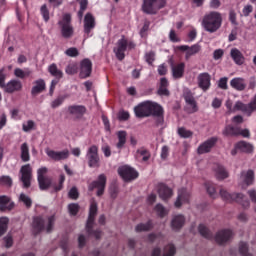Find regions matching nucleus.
I'll list each match as a JSON object with an SVG mask.
<instances>
[{"label": "nucleus", "instance_id": "nucleus-1", "mask_svg": "<svg viewBox=\"0 0 256 256\" xmlns=\"http://www.w3.org/2000/svg\"><path fill=\"white\" fill-rule=\"evenodd\" d=\"M136 117L143 119V117H156L157 127H161L165 123L163 118V107L155 102H142L134 108Z\"/></svg>", "mask_w": 256, "mask_h": 256}, {"label": "nucleus", "instance_id": "nucleus-2", "mask_svg": "<svg viewBox=\"0 0 256 256\" xmlns=\"http://www.w3.org/2000/svg\"><path fill=\"white\" fill-rule=\"evenodd\" d=\"M223 25V15L218 11L206 13L201 21V26L207 33H217Z\"/></svg>", "mask_w": 256, "mask_h": 256}, {"label": "nucleus", "instance_id": "nucleus-3", "mask_svg": "<svg viewBox=\"0 0 256 256\" xmlns=\"http://www.w3.org/2000/svg\"><path fill=\"white\" fill-rule=\"evenodd\" d=\"M225 107L227 109L226 115H231V113H237V111H241L251 117V115L256 111V94L252 98L249 104H245L242 101H236L233 104L231 99L226 100Z\"/></svg>", "mask_w": 256, "mask_h": 256}, {"label": "nucleus", "instance_id": "nucleus-4", "mask_svg": "<svg viewBox=\"0 0 256 256\" xmlns=\"http://www.w3.org/2000/svg\"><path fill=\"white\" fill-rule=\"evenodd\" d=\"M47 167L39 168L37 171L38 184L41 191H47L49 187H52L54 191H61L63 189V183H65V175H60L59 185L56 186L51 178L47 177Z\"/></svg>", "mask_w": 256, "mask_h": 256}, {"label": "nucleus", "instance_id": "nucleus-5", "mask_svg": "<svg viewBox=\"0 0 256 256\" xmlns=\"http://www.w3.org/2000/svg\"><path fill=\"white\" fill-rule=\"evenodd\" d=\"M55 221V215L49 216L46 221L41 217H35L33 219L32 229L34 233H41V231H47V233H51L53 231Z\"/></svg>", "mask_w": 256, "mask_h": 256}, {"label": "nucleus", "instance_id": "nucleus-6", "mask_svg": "<svg viewBox=\"0 0 256 256\" xmlns=\"http://www.w3.org/2000/svg\"><path fill=\"white\" fill-rule=\"evenodd\" d=\"M96 215H97V202L95 200H92L90 204L88 220L86 223V231L88 235H93L95 239H101L103 232H101V230L93 231V223H95Z\"/></svg>", "mask_w": 256, "mask_h": 256}, {"label": "nucleus", "instance_id": "nucleus-7", "mask_svg": "<svg viewBox=\"0 0 256 256\" xmlns=\"http://www.w3.org/2000/svg\"><path fill=\"white\" fill-rule=\"evenodd\" d=\"M127 49H135V43L127 40L125 36H122V38L117 41L116 47L113 49L116 58L119 61H123L125 59V51H127Z\"/></svg>", "mask_w": 256, "mask_h": 256}, {"label": "nucleus", "instance_id": "nucleus-8", "mask_svg": "<svg viewBox=\"0 0 256 256\" xmlns=\"http://www.w3.org/2000/svg\"><path fill=\"white\" fill-rule=\"evenodd\" d=\"M165 0H143L142 11L147 15H157L165 7Z\"/></svg>", "mask_w": 256, "mask_h": 256}, {"label": "nucleus", "instance_id": "nucleus-9", "mask_svg": "<svg viewBox=\"0 0 256 256\" xmlns=\"http://www.w3.org/2000/svg\"><path fill=\"white\" fill-rule=\"evenodd\" d=\"M58 25L64 39H71V37H73L75 30L71 24V14H64L62 19L58 22Z\"/></svg>", "mask_w": 256, "mask_h": 256}, {"label": "nucleus", "instance_id": "nucleus-10", "mask_svg": "<svg viewBox=\"0 0 256 256\" xmlns=\"http://www.w3.org/2000/svg\"><path fill=\"white\" fill-rule=\"evenodd\" d=\"M88 166L92 168H99L101 166V158H99V147L92 145L88 148L86 153Z\"/></svg>", "mask_w": 256, "mask_h": 256}, {"label": "nucleus", "instance_id": "nucleus-11", "mask_svg": "<svg viewBox=\"0 0 256 256\" xmlns=\"http://www.w3.org/2000/svg\"><path fill=\"white\" fill-rule=\"evenodd\" d=\"M20 181L23 183L24 189L31 187V180L33 179V168L31 164L23 165L20 169Z\"/></svg>", "mask_w": 256, "mask_h": 256}, {"label": "nucleus", "instance_id": "nucleus-12", "mask_svg": "<svg viewBox=\"0 0 256 256\" xmlns=\"http://www.w3.org/2000/svg\"><path fill=\"white\" fill-rule=\"evenodd\" d=\"M184 100L186 102V111L187 113H197L199 107L197 106V101L193 96V92L189 89H185L183 93Z\"/></svg>", "mask_w": 256, "mask_h": 256}, {"label": "nucleus", "instance_id": "nucleus-13", "mask_svg": "<svg viewBox=\"0 0 256 256\" xmlns=\"http://www.w3.org/2000/svg\"><path fill=\"white\" fill-rule=\"evenodd\" d=\"M67 111L71 118L75 121H79V119H83L87 113V107H85V105H70Z\"/></svg>", "mask_w": 256, "mask_h": 256}, {"label": "nucleus", "instance_id": "nucleus-14", "mask_svg": "<svg viewBox=\"0 0 256 256\" xmlns=\"http://www.w3.org/2000/svg\"><path fill=\"white\" fill-rule=\"evenodd\" d=\"M105 185H107V177L105 176V174H100L98 176V180L92 182L88 189L89 191H93V189H98L97 190V196L101 197V195H103V193L105 192Z\"/></svg>", "mask_w": 256, "mask_h": 256}, {"label": "nucleus", "instance_id": "nucleus-15", "mask_svg": "<svg viewBox=\"0 0 256 256\" xmlns=\"http://www.w3.org/2000/svg\"><path fill=\"white\" fill-rule=\"evenodd\" d=\"M118 173L124 181H133L139 177V173L129 166L120 167Z\"/></svg>", "mask_w": 256, "mask_h": 256}, {"label": "nucleus", "instance_id": "nucleus-16", "mask_svg": "<svg viewBox=\"0 0 256 256\" xmlns=\"http://www.w3.org/2000/svg\"><path fill=\"white\" fill-rule=\"evenodd\" d=\"M219 195L223 201H227L228 203H233V201H236V203H240L241 199H243V194L241 193H229L227 189L221 187L219 190Z\"/></svg>", "mask_w": 256, "mask_h": 256}, {"label": "nucleus", "instance_id": "nucleus-17", "mask_svg": "<svg viewBox=\"0 0 256 256\" xmlns=\"http://www.w3.org/2000/svg\"><path fill=\"white\" fill-rule=\"evenodd\" d=\"M91 71H93V63L89 59H84L80 63V79H87L91 77Z\"/></svg>", "mask_w": 256, "mask_h": 256}, {"label": "nucleus", "instance_id": "nucleus-18", "mask_svg": "<svg viewBox=\"0 0 256 256\" xmlns=\"http://www.w3.org/2000/svg\"><path fill=\"white\" fill-rule=\"evenodd\" d=\"M45 151L46 155L53 161H63L65 159H69V150L58 152L47 148Z\"/></svg>", "mask_w": 256, "mask_h": 256}, {"label": "nucleus", "instance_id": "nucleus-19", "mask_svg": "<svg viewBox=\"0 0 256 256\" xmlns=\"http://www.w3.org/2000/svg\"><path fill=\"white\" fill-rule=\"evenodd\" d=\"M185 225V216L183 214H176L172 216L170 227L172 231H181Z\"/></svg>", "mask_w": 256, "mask_h": 256}, {"label": "nucleus", "instance_id": "nucleus-20", "mask_svg": "<svg viewBox=\"0 0 256 256\" xmlns=\"http://www.w3.org/2000/svg\"><path fill=\"white\" fill-rule=\"evenodd\" d=\"M5 93H17L23 91V83L20 80L12 79L4 86Z\"/></svg>", "mask_w": 256, "mask_h": 256}, {"label": "nucleus", "instance_id": "nucleus-21", "mask_svg": "<svg viewBox=\"0 0 256 256\" xmlns=\"http://www.w3.org/2000/svg\"><path fill=\"white\" fill-rule=\"evenodd\" d=\"M45 89H47V84L45 83V80L41 78L38 80H35L31 88V95L33 97H37V95H41V93H43Z\"/></svg>", "mask_w": 256, "mask_h": 256}, {"label": "nucleus", "instance_id": "nucleus-22", "mask_svg": "<svg viewBox=\"0 0 256 256\" xmlns=\"http://www.w3.org/2000/svg\"><path fill=\"white\" fill-rule=\"evenodd\" d=\"M214 177L217 181H225V179H229V171L225 169V167L221 164H216L213 168Z\"/></svg>", "mask_w": 256, "mask_h": 256}, {"label": "nucleus", "instance_id": "nucleus-23", "mask_svg": "<svg viewBox=\"0 0 256 256\" xmlns=\"http://www.w3.org/2000/svg\"><path fill=\"white\" fill-rule=\"evenodd\" d=\"M191 198V193L187 191V189L182 188L178 191V197L175 201V207L179 208L181 205H185V203L189 202V199Z\"/></svg>", "mask_w": 256, "mask_h": 256}, {"label": "nucleus", "instance_id": "nucleus-24", "mask_svg": "<svg viewBox=\"0 0 256 256\" xmlns=\"http://www.w3.org/2000/svg\"><path fill=\"white\" fill-rule=\"evenodd\" d=\"M15 209V202L11 201V197L2 195L0 196V211H13Z\"/></svg>", "mask_w": 256, "mask_h": 256}, {"label": "nucleus", "instance_id": "nucleus-25", "mask_svg": "<svg viewBox=\"0 0 256 256\" xmlns=\"http://www.w3.org/2000/svg\"><path fill=\"white\" fill-rule=\"evenodd\" d=\"M95 17L91 13H87L84 17V33L89 35L95 29Z\"/></svg>", "mask_w": 256, "mask_h": 256}, {"label": "nucleus", "instance_id": "nucleus-26", "mask_svg": "<svg viewBox=\"0 0 256 256\" xmlns=\"http://www.w3.org/2000/svg\"><path fill=\"white\" fill-rule=\"evenodd\" d=\"M233 237V232L231 230H221L215 236V241L219 245H224Z\"/></svg>", "mask_w": 256, "mask_h": 256}, {"label": "nucleus", "instance_id": "nucleus-27", "mask_svg": "<svg viewBox=\"0 0 256 256\" xmlns=\"http://www.w3.org/2000/svg\"><path fill=\"white\" fill-rule=\"evenodd\" d=\"M198 85L203 91H207L211 87V75L209 73H201L198 75Z\"/></svg>", "mask_w": 256, "mask_h": 256}, {"label": "nucleus", "instance_id": "nucleus-28", "mask_svg": "<svg viewBox=\"0 0 256 256\" xmlns=\"http://www.w3.org/2000/svg\"><path fill=\"white\" fill-rule=\"evenodd\" d=\"M215 143H217V138H210L207 141H205L198 147L199 155L209 153V151H211V149H213V147L215 146Z\"/></svg>", "mask_w": 256, "mask_h": 256}, {"label": "nucleus", "instance_id": "nucleus-29", "mask_svg": "<svg viewBox=\"0 0 256 256\" xmlns=\"http://www.w3.org/2000/svg\"><path fill=\"white\" fill-rule=\"evenodd\" d=\"M158 195L160 198H162L163 201H167V199H170V197L173 196V190H171V188L165 184H159Z\"/></svg>", "mask_w": 256, "mask_h": 256}, {"label": "nucleus", "instance_id": "nucleus-30", "mask_svg": "<svg viewBox=\"0 0 256 256\" xmlns=\"http://www.w3.org/2000/svg\"><path fill=\"white\" fill-rule=\"evenodd\" d=\"M180 51H186V59H189V57H193V55H197L201 51V45L194 44L191 47L183 45L180 46Z\"/></svg>", "mask_w": 256, "mask_h": 256}, {"label": "nucleus", "instance_id": "nucleus-31", "mask_svg": "<svg viewBox=\"0 0 256 256\" xmlns=\"http://www.w3.org/2000/svg\"><path fill=\"white\" fill-rule=\"evenodd\" d=\"M230 86L232 87V89H235L236 91H245V89H247V83L241 77L233 78L230 81Z\"/></svg>", "mask_w": 256, "mask_h": 256}, {"label": "nucleus", "instance_id": "nucleus-32", "mask_svg": "<svg viewBox=\"0 0 256 256\" xmlns=\"http://www.w3.org/2000/svg\"><path fill=\"white\" fill-rule=\"evenodd\" d=\"M230 56L236 65H243V63H245V56H243V53H241V51L237 48L231 49Z\"/></svg>", "mask_w": 256, "mask_h": 256}, {"label": "nucleus", "instance_id": "nucleus-33", "mask_svg": "<svg viewBox=\"0 0 256 256\" xmlns=\"http://www.w3.org/2000/svg\"><path fill=\"white\" fill-rule=\"evenodd\" d=\"M241 180L246 185V187H249V185H253V181H255V172H253V170L242 172Z\"/></svg>", "mask_w": 256, "mask_h": 256}, {"label": "nucleus", "instance_id": "nucleus-34", "mask_svg": "<svg viewBox=\"0 0 256 256\" xmlns=\"http://www.w3.org/2000/svg\"><path fill=\"white\" fill-rule=\"evenodd\" d=\"M20 157L24 163H27V161H31V155L29 154V144L27 142H24L20 146Z\"/></svg>", "mask_w": 256, "mask_h": 256}, {"label": "nucleus", "instance_id": "nucleus-35", "mask_svg": "<svg viewBox=\"0 0 256 256\" xmlns=\"http://www.w3.org/2000/svg\"><path fill=\"white\" fill-rule=\"evenodd\" d=\"M185 73V63H180L176 66H172V75L174 79H181Z\"/></svg>", "mask_w": 256, "mask_h": 256}, {"label": "nucleus", "instance_id": "nucleus-36", "mask_svg": "<svg viewBox=\"0 0 256 256\" xmlns=\"http://www.w3.org/2000/svg\"><path fill=\"white\" fill-rule=\"evenodd\" d=\"M236 149L241 153H253V146L249 142L240 141L236 143Z\"/></svg>", "mask_w": 256, "mask_h": 256}, {"label": "nucleus", "instance_id": "nucleus-37", "mask_svg": "<svg viewBox=\"0 0 256 256\" xmlns=\"http://www.w3.org/2000/svg\"><path fill=\"white\" fill-rule=\"evenodd\" d=\"M33 72L29 69L23 70L21 68H15L14 69V75L18 79H27V77H31V74Z\"/></svg>", "mask_w": 256, "mask_h": 256}, {"label": "nucleus", "instance_id": "nucleus-38", "mask_svg": "<svg viewBox=\"0 0 256 256\" xmlns=\"http://www.w3.org/2000/svg\"><path fill=\"white\" fill-rule=\"evenodd\" d=\"M153 229V223L148 221L146 223H140L135 226L136 233H143L145 231H151Z\"/></svg>", "mask_w": 256, "mask_h": 256}, {"label": "nucleus", "instance_id": "nucleus-39", "mask_svg": "<svg viewBox=\"0 0 256 256\" xmlns=\"http://www.w3.org/2000/svg\"><path fill=\"white\" fill-rule=\"evenodd\" d=\"M223 135L226 137H237L239 135V128L228 125L223 130Z\"/></svg>", "mask_w": 256, "mask_h": 256}, {"label": "nucleus", "instance_id": "nucleus-40", "mask_svg": "<svg viewBox=\"0 0 256 256\" xmlns=\"http://www.w3.org/2000/svg\"><path fill=\"white\" fill-rule=\"evenodd\" d=\"M117 137H118V143L116 144V147L118 149H122V147H124L125 143H127V132L119 131L117 133Z\"/></svg>", "mask_w": 256, "mask_h": 256}, {"label": "nucleus", "instance_id": "nucleus-41", "mask_svg": "<svg viewBox=\"0 0 256 256\" xmlns=\"http://www.w3.org/2000/svg\"><path fill=\"white\" fill-rule=\"evenodd\" d=\"M48 71L53 77H56L57 79L63 78V71H61V70H59V68H57V64L50 65L48 68Z\"/></svg>", "mask_w": 256, "mask_h": 256}, {"label": "nucleus", "instance_id": "nucleus-42", "mask_svg": "<svg viewBox=\"0 0 256 256\" xmlns=\"http://www.w3.org/2000/svg\"><path fill=\"white\" fill-rule=\"evenodd\" d=\"M198 231H199L200 235L202 237H204L205 239H212L213 238V234H211V231H209V229L206 228V226L203 225V224L199 225Z\"/></svg>", "mask_w": 256, "mask_h": 256}, {"label": "nucleus", "instance_id": "nucleus-43", "mask_svg": "<svg viewBox=\"0 0 256 256\" xmlns=\"http://www.w3.org/2000/svg\"><path fill=\"white\" fill-rule=\"evenodd\" d=\"M9 225V218L1 217L0 218V237L7 233V226Z\"/></svg>", "mask_w": 256, "mask_h": 256}, {"label": "nucleus", "instance_id": "nucleus-44", "mask_svg": "<svg viewBox=\"0 0 256 256\" xmlns=\"http://www.w3.org/2000/svg\"><path fill=\"white\" fill-rule=\"evenodd\" d=\"M87 5H89V1L87 0H80V9L78 11V19L83 21V15L85 11H87Z\"/></svg>", "mask_w": 256, "mask_h": 256}, {"label": "nucleus", "instance_id": "nucleus-45", "mask_svg": "<svg viewBox=\"0 0 256 256\" xmlns=\"http://www.w3.org/2000/svg\"><path fill=\"white\" fill-rule=\"evenodd\" d=\"M239 253L241 256H253V254L249 252V245L245 242H240Z\"/></svg>", "mask_w": 256, "mask_h": 256}, {"label": "nucleus", "instance_id": "nucleus-46", "mask_svg": "<svg viewBox=\"0 0 256 256\" xmlns=\"http://www.w3.org/2000/svg\"><path fill=\"white\" fill-rule=\"evenodd\" d=\"M22 129L24 133H29V131H33L35 129V122L33 120H28L22 124Z\"/></svg>", "mask_w": 256, "mask_h": 256}, {"label": "nucleus", "instance_id": "nucleus-47", "mask_svg": "<svg viewBox=\"0 0 256 256\" xmlns=\"http://www.w3.org/2000/svg\"><path fill=\"white\" fill-rule=\"evenodd\" d=\"M65 71L67 75H75L77 74V71H79V67L77 66V63H71V64H68Z\"/></svg>", "mask_w": 256, "mask_h": 256}, {"label": "nucleus", "instance_id": "nucleus-48", "mask_svg": "<svg viewBox=\"0 0 256 256\" xmlns=\"http://www.w3.org/2000/svg\"><path fill=\"white\" fill-rule=\"evenodd\" d=\"M0 185H3L4 187H11L13 185V179H11V176H1Z\"/></svg>", "mask_w": 256, "mask_h": 256}, {"label": "nucleus", "instance_id": "nucleus-49", "mask_svg": "<svg viewBox=\"0 0 256 256\" xmlns=\"http://www.w3.org/2000/svg\"><path fill=\"white\" fill-rule=\"evenodd\" d=\"M137 153L140 157H142V161H149L151 154L145 148H141L137 150Z\"/></svg>", "mask_w": 256, "mask_h": 256}, {"label": "nucleus", "instance_id": "nucleus-50", "mask_svg": "<svg viewBox=\"0 0 256 256\" xmlns=\"http://www.w3.org/2000/svg\"><path fill=\"white\" fill-rule=\"evenodd\" d=\"M154 211L157 213V215H159L161 218L165 217V215H167V213H169L167 211V209L164 208L163 205L161 204H157L154 208Z\"/></svg>", "mask_w": 256, "mask_h": 256}, {"label": "nucleus", "instance_id": "nucleus-51", "mask_svg": "<svg viewBox=\"0 0 256 256\" xmlns=\"http://www.w3.org/2000/svg\"><path fill=\"white\" fill-rule=\"evenodd\" d=\"M175 253V246L173 244H169L165 246L163 256H174Z\"/></svg>", "mask_w": 256, "mask_h": 256}, {"label": "nucleus", "instance_id": "nucleus-52", "mask_svg": "<svg viewBox=\"0 0 256 256\" xmlns=\"http://www.w3.org/2000/svg\"><path fill=\"white\" fill-rule=\"evenodd\" d=\"M20 201H22V203H24V205L29 209L31 207V205H33V201L30 199L29 196L25 195V194H20L19 197Z\"/></svg>", "mask_w": 256, "mask_h": 256}, {"label": "nucleus", "instance_id": "nucleus-53", "mask_svg": "<svg viewBox=\"0 0 256 256\" xmlns=\"http://www.w3.org/2000/svg\"><path fill=\"white\" fill-rule=\"evenodd\" d=\"M63 101H65V96H58L54 101L51 102L52 109H57V107L63 105Z\"/></svg>", "mask_w": 256, "mask_h": 256}, {"label": "nucleus", "instance_id": "nucleus-54", "mask_svg": "<svg viewBox=\"0 0 256 256\" xmlns=\"http://www.w3.org/2000/svg\"><path fill=\"white\" fill-rule=\"evenodd\" d=\"M40 13H41V15H42V17H43V19H44V21H49V9L47 8V5L46 4H44V5H42L41 6V8H40Z\"/></svg>", "mask_w": 256, "mask_h": 256}, {"label": "nucleus", "instance_id": "nucleus-55", "mask_svg": "<svg viewBox=\"0 0 256 256\" xmlns=\"http://www.w3.org/2000/svg\"><path fill=\"white\" fill-rule=\"evenodd\" d=\"M251 13H253V6L248 4L243 7L241 16L249 17V15H251Z\"/></svg>", "mask_w": 256, "mask_h": 256}, {"label": "nucleus", "instance_id": "nucleus-56", "mask_svg": "<svg viewBox=\"0 0 256 256\" xmlns=\"http://www.w3.org/2000/svg\"><path fill=\"white\" fill-rule=\"evenodd\" d=\"M206 189H207V193L208 195H210V197H215L217 195V190L215 189V185L208 183L206 184Z\"/></svg>", "mask_w": 256, "mask_h": 256}, {"label": "nucleus", "instance_id": "nucleus-57", "mask_svg": "<svg viewBox=\"0 0 256 256\" xmlns=\"http://www.w3.org/2000/svg\"><path fill=\"white\" fill-rule=\"evenodd\" d=\"M65 55H67L68 57H78L79 56V50H77V48H75V47L68 48L65 51Z\"/></svg>", "mask_w": 256, "mask_h": 256}, {"label": "nucleus", "instance_id": "nucleus-58", "mask_svg": "<svg viewBox=\"0 0 256 256\" xmlns=\"http://www.w3.org/2000/svg\"><path fill=\"white\" fill-rule=\"evenodd\" d=\"M145 61L148 65H153V61H155V52L150 51L145 54Z\"/></svg>", "mask_w": 256, "mask_h": 256}, {"label": "nucleus", "instance_id": "nucleus-59", "mask_svg": "<svg viewBox=\"0 0 256 256\" xmlns=\"http://www.w3.org/2000/svg\"><path fill=\"white\" fill-rule=\"evenodd\" d=\"M178 134L180 135V137H184L185 139H187L193 135V132H191L185 128H179Z\"/></svg>", "mask_w": 256, "mask_h": 256}, {"label": "nucleus", "instance_id": "nucleus-60", "mask_svg": "<svg viewBox=\"0 0 256 256\" xmlns=\"http://www.w3.org/2000/svg\"><path fill=\"white\" fill-rule=\"evenodd\" d=\"M70 215H77L79 213V204L72 203L68 205Z\"/></svg>", "mask_w": 256, "mask_h": 256}, {"label": "nucleus", "instance_id": "nucleus-61", "mask_svg": "<svg viewBox=\"0 0 256 256\" xmlns=\"http://www.w3.org/2000/svg\"><path fill=\"white\" fill-rule=\"evenodd\" d=\"M68 196L70 199H79V191L77 190V187L70 189Z\"/></svg>", "mask_w": 256, "mask_h": 256}, {"label": "nucleus", "instance_id": "nucleus-62", "mask_svg": "<svg viewBox=\"0 0 256 256\" xmlns=\"http://www.w3.org/2000/svg\"><path fill=\"white\" fill-rule=\"evenodd\" d=\"M229 21L232 23V25H238L237 23V13L235 11L231 10L229 12Z\"/></svg>", "mask_w": 256, "mask_h": 256}, {"label": "nucleus", "instance_id": "nucleus-63", "mask_svg": "<svg viewBox=\"0 0 256 256\" xmlns=\"http://www.w3.org/2000/svg\"><path fill=\"white\" fill-rule=\"evenodd\" d=\"M119 121H127L129 119V112L127 111H120L118 113Z\"/></svg>", "mask_w": 256, "mask_h": 256}, {"label": "nucleus", "instance_id": "nucleus-64", "mask_svg": "<svg viewBox=\"0 0 256 256\" xmlns=\"http://www.w3.org/2000/svg\"><path fill=\"white\" fill-rule=\"evenodd\" d=\"M227 81H228L227 77L221 78V79L219 80V82H218L219 88H220V89H224V90L228 89V87H227Z\"/></svg>", "mask_w": 256, "mask_h": 256}]
</instances>
